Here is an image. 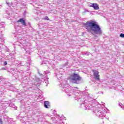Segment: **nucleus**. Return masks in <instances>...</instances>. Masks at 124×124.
Instances as JSON below:
<instances>
[{
	"label": "nucleus",
	"mask_w": 124,
	"mask_h": 124,
	"mask_svg": "<svg viewBox=\"0 0 124 124\" xmlns=\"http://www.w3.org/2000/svg\"><path fill=\"white\" fill-rule=\"evenodd\" d=\"M85 27L89 32L92 34L101 33V29L96 22L93 21H88L85 24Z\"/></svg>",
	"instance_id": "f257e3e1"
},
{
	"label": "nucleus",
	"mask_w": 124,
	"mask_h": 124,
	"mask_svg": "<svg viewBox=\"0 0 124 124\" xmlns=\"http://www.w3.org/2000/svg\"><path fill=\"white\" fill-rule=\"evenodd\" d=\"M69 78L71 81H73L75 83H77V81H81L82 78L78 74L74 73L73 74L70 75Z\"/></svg>",
	"instance_id": "f03ea898"
},
{
	"label": "nucleus",
	"mask_w": 124,
	"mask_h": 124,
	"mask_svg": "<svg viewBox=\"0 0 124 124\" xmlns=\"http://www.w3.org/2000/svg\"><path fill=\"white\" fill-rule=\"evenodd\" d=\"M93 76L95 80L97 81H99V77H100V76L99 75V72L94 70H93Z\"/></svg>",
	"instance_id": "7ed1b4c3"
},
{
	"label": "nucleus",
	"mask_w": 124,
	"mask_h": 124,
	"mask_svg": "<svg viewBox=\"0 0 124 124\" xmlns=\"http://www.w3.org/2000/svg\"><path fill=\"white\" fill-rule=\"evenodd\" d=\"M17 23H21L23 26H27V24L26 23V21L24 20V18H20L19 20L17 21Z\"/></svg>",
	"instance_id": "20e7f679"
},
{
	"label": "nucleus",
	"mask_w": 124,
	"mask_h": 124,
	"mask_svg": "<svg viewBox=\"0 0 124 124\" xmlns=\"http://www.w3.org/2000/svg\"><path fill=\"white\" fill-rule=\"evenodd\" d=\"M91 7L93 8L94 10H98L99 9V6H98V4L97 3H93L91 5Z\"/></svg>",
	"instance_id": "39448f33"
},
{
	"label": "nucleus",
	"mask_w": 124,
	"mask_h": 124,
	"mask_svg": "<svg viewBox=\"0 0 124 124\" xmlns=\"http://www.w3.org/2000/svg\"><path fill=\"white\" fill-rule=\"evenodd\" d=\"M44 105L46 108H48L49 106H50V103L48 101H45Z\"/></svg>",
	"instance_id": "423d86ee"
},
{
	"label": "nucleus",
	"mask_w": 124,
	"mask_h": 124,
	"mask_svg": "<svg viewBox=\"0 0 124 124\" xmlns=\"http://www.w3.org/2000/svg\"><path fill=\"white\" fill-rule=\"evenodd\" d=\"M120 36V37H122V38H124V34L121 33Z\"/></svg>",
	"instance_id": "0eeeda50"
},
{
	"label": "nucleus",
	"mask_w": 124,
	"mask_h": 124,
	"mask_svg": "<svg viewBox=\"0 0 124 124\" xmlns=\"http://www.w3.org/2000/svg\"><path fill=\"white\" fill-rule=\"evenodd\" d=\"M3 124L2 120L0 118V124Z\"/></svg>",
	"instance_id": "6e6552de"
},
{
	"label": "nucleus",
	"mask_w": 124,
	"mask_h": 124,
	"mask_svg": "<svg viewBox=\"0 0 124 124\" xmlns=\"http://www.w3.org/2000/svg\"><path fill=\"white\" fill-rule=\"evenodd\" d=\"M45 20H49V17H48V16H46V17L45 18Z\"/></svg>",
	"instance_id": "1a4fd4ad"
},
{
	"label": "nucleus",
	"mask_w": 124,
	"mask_h": 124,
	"mask_svg": "<svg viewBox=\"0 0 124 124\" xmlns=\"http://www.w3.org/2000/svg\"><path fill=\"white\" fill-rule=\"evenodd\" d=\"M4 64L5 65H6L7 64V62H4Z\"/></svg>",
	"instance_id": "9d476101"
},
{
	"label": "nucleus",
	"mask_w": 124,
	"mask_h": 124,
	"mask_svg": "<svg viewBox=\"0 0 124 124\" xmlns=\"http://www.w3.org/2000/svg\"><path fill=\"white\" fill-rule=\"evenodd\" d=\"M76 89H78L77 87H76Z\"/></svg>",
	"instance_id": "9b49d317"
}]
</instances>
